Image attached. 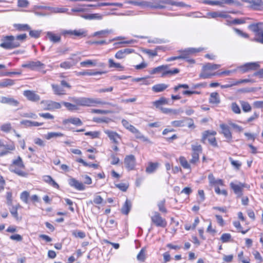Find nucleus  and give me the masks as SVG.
<instances>
[{
  "label": "nucleus",
  "mask_w": 263,
  "mask_h": 263,
  "mask_svg": "<svg viewBox=\"0 0 263 263\" xmlns=\"http://www.w3.org/2000/svg\"><path fill=\"white\" fill-rule=\"evenodd\" d=\"M221 66L219 64L208 63L202 66V70L199 74L200 78L203 79H210L212 77L218 75L217 72H212Z\"/></svg>",
  "instance_id": "nucleus-1"
},
{
  "label": "nucleus",
  "mask_w": 263,
  "mask_h": 263,
  "mask_svg": "<svg viewBox=\"0 0 263 263\" xmlns=\"http://www.w3.org/2000/svg\"><path fill=\"white\" fill-rule=\"evenodd\" d=\"M24 168L25 165L20 156H18L16 159L13 160L9 167V170L11 172H13L21 177H26L27 176V173L22 170Z\"/></svg>",
  "instance_id": "nucleus-2"
},
{
  "label": "nucleus",
  "mask_w": 263,
  "mask_h": 263,
  "mask_svg": "<svg viewBox=\"0 0 263 263\" xmlns=\"http://www.w3.org/2000/svg\"><path fill=\"white\" fill-rule=\"evenodd\" d=\"M2 41L0 47L6 49H13L20 45V42L16 41L15 36L13 35L6 36L2 39Z\"/></svg>",
  "instance_id": "nucleus-3"
},
{
  "label": "nucleus",
  "mask_w": 263,
  "mask_h": 263,
  "mask_svg": "<svg viewBox=\"0 0 263 263\" xmlns=\"http://www.w3.org/2000/svg\"><path fill=\"white\" fill-rule=\"evenodd\" d=\"M203 50V48H187L184 50H180L179 51L180 52L182 59H186L190 63H194L195 60L193 59H189L190 55L194 54L196 53L199 52Z\"/></svg>",
  "instance_id": "nucleus-4"
},
{
  "label": "nucleus",
  "mask_w": 263,
  "mask_h": 263,
  "mask_svg": "<svg viewBox=\"0 0 263 263\" xmlns=\"http://www.w3.org/2000/svg\"><path fill=\"white\" fill-rule=\"evenodd\" d=\"M130 3L135 6H141L143 8H149L151 9H163L165 8V6L164 5H162L159 4H154L152 3L145 1H132L130 2Z\"/></svg>",
  "instance_id": "nucleus-5"
},
{
  "label": "nucleus",
  "mask_w": 263,
  "mask_h": 263,
  "mask_svg": "<svg viewBox=\"0 0 263 263\" xmlns=\"http://www.w3.org/2000/svg\"><path fill=\"white\" fill-rule=\"evenodd\" d=\"M216 134V132L215 131L206 130L202 133V137L201 139V142L205 143L206 139L208 138L209 143L213 146L216 147L217 146V143L216 139L213 136Z\"/></svg>",
  "instance_id": "nucleus-6"
},
{
  "label": "nucleus",
  "mask_w": 263,
  "mask_h": 263,
  "mask_svg": "<svg viewBox=\"0 0 263 263\" xmlns=\"http://www.w3.org/2000/svg\"><path fill=\"white\" fill-rule=\"evenodd\" d=\"M43 110H53L56 109H59L61 107L60 103L51 100H44L41 102Z\"/></svg>",
  "instance_id": "nucleus-7"
},
{
  "label": "nucleus",
  "mask_w": 263,
  "mask_h": 263,
  "mask_svg": "<svg viewBox=\"0 0 263 263\" xmlns=\"http://www.w3.org/2000/svg\"><path fill=\"white\" fill-rule=\"evenodd\" d=\"M259 67L260 65L258 62H250L238 67L237 69L242 73H246L250 70H256Z\"/></svg>",
  "instance_id": "nucleus-8"
},
{
  "label": "nucleus",
  "mask_w": 263,
  "mask_h": 263,
  "mask_svg": "<svg viewBox=\"0 0 263 263\" xmlns=\"http://www.w3.org/2000/svg\"><path fill=\"white\" fill-rule=\"evenodd\" d=\"M249 29L253 31L256 36H258V39H261L263 37V23H258L256 24H251L248 26Z\"/></svg>",
  "instance_id": "nucleus-9"
},
{
  "label": "nucleus",
  "mask_w": 263,
  "mask_h": 263,
  "mask_svg": "<svg viewBox=\"0 0 263 263\" xmlns=\"http://www.w3.org/2000/svg\"><path fill=\"white\" fill-rule=\"evenodd\" d=\"M151 220L157 227L164 228L167 224L166 220L157 212H155L154 215L151 217Z\"/></svg>",
  "instance_id": "nucleus-10"
},
{
  "label": "nucleus",
  "mask_w": 263,
  "mask_h": 263,
  "mask_svg": "<svg viewBox=\"0 0 263 263\" xmlns=\"http://www.w3.org/2000/svg\"><path fill=\"white\" fill-rule=\"evenodd\" d=\"M124 162L128 171L133 170L136 166V158L133 155H127L124 158Z\"/></svg>",
  "instance_id": "nucleus-11"
},
{
  "label": "nucleus",
  "mask_w": 263,
  "mask_h": 263,
  "mask_svg": "<svg viewBox=\"0 0 263 263\" xmlns=\"http://www.w3.org/2000/svg\"><path fill=\"white\" fill-rule=\"evenodd\" d=\"M249 4V7L254 10H261L263 9V2L262 0H243Z\"/></svg>",
  "instance_id": "nucleus-12"
},
{
  "label": "nucleus",
  "mask_w": 263,
  "mask_h": 263,
  "mask_svg": "<svg viewBox=\"0 0 263 263\" xmlns=\"http://www.w3.org/2000/svg\"><path fill=\"white\" fill-rule=\"evenodd\" d=\"M44 64L40 61H28L23 64L22 67L23 68H27L32 70H34L38 68H44Z\"/></svg>",
  "instance_id": "nucleus-13"
},
{
  "label": "nucleus",
  "mask_w": 263,
  "mask_h": 263,
  "mask_svg": "<svg viewBox=\"0 0 263 263\" xmlns=\"http://www.w3.org/2000/svg\"><path fill=\"white\" fill-rule=\"evenodd\" d=\"M69 185L78 191H84L86 187L85 185L81 182L79 181L74 178H70L68 179Z\"/></svg>",
  "instance_id": "nucleus-14"
},
{
  "label": "nucleus",
  "mask_w": 263,
  "mask_h": 263,
  "mask_svg": "<svg viewBox=\"0 0 263 263\" xmlns=\"http://www.w3.org/2000/svg\"><path fill=\"white\" fill-rule=\"evenodd\" d=\"M230 185L235 194H236L238 197L242 196V189L246 187V184L245 183H242L241 182H238V183L231 182Z\"/></svg>",
  "instance_id": "nucleus-15"
},
{
  "label": "nucleus",
  "mask_w": 263,
  "mask_h": 263,
  "mask_svg": "<svg viewBox=\"0 0 263 263\" xmlns=\"http://www.w3.org/2000/svg\"><path fill=\"white\" fill-rule=\"evenodd\" d=\"M38 8L42 10H45L50 11L51 13H65L68 10V9L61 7H51L45 6H40Z\"/></svg>",
  "instance_id": "nucleus-16"
},
{
  "label": "nucleus",
  "mask_w": 263,
  "mask_h": 263,
  "mask_svg": "<svg viewBox=\"0 0 263 263\" xmlns=\"http://www.w3.org/2000/svg\"><path fill=\"white\" fill-rule=\"evenodd\" d=\"M24 96L27 99L32 102H37L40 100V97L34 91L31 90H25L23 92Z\"/></svg>",
  "instance_id": "nucleus-17"
},
{
  "label": "nucleus",
  "mask_w": 263,
  "mask_h": 263,
  "mask_svg": "<svg viewBox=\"0 0 263 263\" xmlns=\"http://www.w3.org/2000/svg\"><path fill=\"white\" fill-rule=\"evenodd\" d=\"M0 102L3 104H7L10 105L17 107L19 104V102L11 97H2L0 98Z\"/></svg>",
  "instance_id": "nucleus-18"
},
{
  "label": "nucleus",
  "mask_w": 263,
  "mask_h": 263,
  "mask_svg": "<svg viewBox=\"0 0 263 263\" xmlns=\"http://www.w3.org/2000/svg\"><path fill=\"white\" fill-rule=\"evenodd\" d=\"M104 132L108 136L110 140H111L112 142L116 144L119 143V140L121 138L117 133L108 129L104 130Z\"/></svg>",
  "instance_id": "nucleus-19"
},
{
  "label": "nucleus",
  "mask_w": 263,
  "mask_h": 263,
  "mask_svg": "<svg viewBox=\"0 0 263 263\" xmlns=\"http://www.w3.org/2000/svg\"><path fill=\"white\" fill-rule=\"evenodd\" d=\"M220 128L221 129V133L224 135V137L228 140H231L232 136L229 126L225 124H221Z\"/></svg>",
  "instance_id": "nucleus-20"
},
{
  "label": "nucleus",
  "mask_w": 263,
  "mask_h": 263,
  "mask_svg": "<svg viewBox=\"0 0 263 263\" xmlns=\"http://www.w3.org/2000/svg\"><path fill=\"white\" fill-rule=\"evenodd\" d=\"M233 0H220V1H212L210 0L208 5L218 6L220 7L224 6V4H231L233 3Z\"/></svg>",
  "instance_id": "nucleus-21"
},
{
  "label": "nucleus",
  "mask_w": 263,
  "mask_h": 263,
  "mask_svg": "<svg viewBox=\"0 0 263 263\" xmlns=\"http://www.w3.org/2000/svg\"><path fill=\"white\" fill-rule=\"evenodd\" d=\"M208 179L209 181V183L210 185H223V182L222 179H215L214 176L212 174H210L208 176Z\"/></svg>",
  "instance_id": "nucleus-22"
},
{
  "label": "nucleus",
  "mask_w": 263,
  "mask_h": 263,
  "mask_svg": "<svg viewBox=\"0 0 263 263\" xmlns=\"http://www.w3.org/2000/svg\"><path fill=\"white\" fill-rule=\"evenodd\" d=\"M209 102L213 104H218L220 102L219 94L214 92L210 94Z\"/></svg>",
  "instance_id": "nucleus-23"
},
{
  "label": "nucleus",
  "mask_w": 263,
  "mask_h": 263,
  "mask_svg": "<svg viewBox=\"0 0 263 263\" xmlns=\"http://www.w3.org/2000/svg\"><path fill=\"white\" fill-rule=\"evenodd\" d=\"M168 87V85L164 83L158 84L154 85L152 89L155 92H160L164 91Z\"/></svg>",
  "instance_id": "nucleus-24"
},
{
  "label": "nucleus",
  "mask_w": 263,
  "mask_h": 263,
  "mask_svg": "<svg viewBox=\"0 0 263 263\" xmlns=\"http://www.w3.org/2000/svg\"><path fill=\"white\" fill-rule=\"evenodd\" d=\"M68 123L77 126H80L83 124L82 121L79 118H70L63 121V123L65 124Z\"/></svg>",
  "instance_id": "nucleus-25"
},
{
  "label": "nucleus",
  "mask_w": 263,
  "mask_h": 263,
  "mask_svg": "<svg viewBox=\"0 0 263 263\" xmlns=\"http://www.w3.org/2000/svg\"><path fill=\"white\" fill-rule=\"evenodd\" d=\"M43 123H40L35 121H31L27 120H24L21 121V124L26 127L40 126L43 125Z\"/></svg>",
  "instance_id": "nucleus-26"
},
{
  "label": "nucleus",
  "mask_w": 263,
  "mask_h": 263,
  "mask_svg": "<svg viewBox=\"0 0 263 263\" xmlns=\"http://www.w3.org/2000/svg\"><path fill=\"white\" fill-rule=\"evenodd\" d=\"M132 208V203L131 202L128 200V199H126L125 201L124 204H123V206L121 208V212L127 215L128 213L129 212L130 209Z\"/></svg>",
  "instance_id": "nucleus-27"
},
{
  "label": "nucleus",
  "mask_w": 263,
  "mask_h": 263,
  "mask_svg": "<svg viewBox=\"0 0 263 263\" xmlns=\"http://www.w3.org/2000/svg\"><path fill=\"white\" fill-rule=\"evenodd\" d=\"M164 3L178 7H185L187 5L183 2H177L173 0H165Z\"/></svg>",
  "instance_id": "nucleus-28"
},
{
  "label": "nucleus",
  "mask_w": 263,
  "mask_h": 263,
  "mask_svg": "<svg viewBox=\"0 0 263 263\" xmlns=\"http://www.w3.org/2000/svg\"><path fill=\"white\" fill-rule=\"evenodd\" d=\"M159 163L157 162H149L148 166L146 168V172L148 174L154 173L158 168Z\"/></svg>",
  "instance_id": "nucleus-29"
},
{
  "label": "nucleus",
  "mask_w": 263,
  "mask_h": 263,
  "mask_svg": "<svg viewBox=\"0 0 263 263\" xmlns=\"http://www.w3.org/2000/svg\"><path fill=\"white\" fill-rule=\"evenodd\" d=\"M168 66L167 65H161L158 66L156 68H154L152 69V70L149 71V73L151 74H154L156 73H162L165 70V69H167Z\"/></svg>",
  "instance_id": "nucleus-30"
},
{
  "label": "nucleus",
  "mask_w": 263,
  "mask_h": 263,
  "mask_svg": "<svg viewBox=\"0 0 263 263\" xmlns=\"http://www.w3.org/2000/svg\"><path fill=\"white\" fill-rule=\"evenodd\" d=\"M239 102L241 105L242 110L245 112H248L251 111L252 107L248 102L243 100H239Z\"/></svg>",
  "instance_id": "nucleus-31"
},
{
  "label": "nucleus",
  "mask_w": 263,
  "mask_h": 263,
  "mask_svg": "<svg viewBox=\"0 0 263 263\" xmlns=\"http://www.w3.org/2000/svg\"><path fill=\"white\" fill-rule=\"evenodd\" d=\"M47 36L48 37L49 40L53 43L59 42L61 40V36L60 35H55L52 32H47Z\"/></svg>",
  "instance_id": "nucleus-32"
},
{
  "label": "nucleus",
  "mask_w": 263,
  "mask_h": 263,
  "mask_svg": "<svg viewBox=\"0 0 263 263\" xmlns=\"http://www.w3.org/2000/svg\"><path fill=\"white\" fill-rule=\"evenodd\" d=\"M54 93L57 95H65V90L61 87L56 84L51 85Z\"/></svg>",
  "instance_id": "nucleus-33"
},
{
  "label": "nucleus",
  "mask_w": 263,
  "mask_h": 263,
  "mask_svg": "<svg viewBox=\"0 0 263 263\" xmlns=\"http://www.w3.org/2000/svg\"><path fill=\"white\" fill-rule=\"evenodd\" d=\"M64 134L60 132H49L45 135V138L47 140H50L53 138H57L59 137H63Z\"/></svg>",
  "instance_id": "nucleus-34"
},
{
  "label": "nucleus",
  "mask_w": 263,
  "mask_h": 263,
  "mask_svg": "<svg viewBox=\"0 0 263 263\" xmlns=\"http://www.w3.org/2000/svg\"><path fill=\"white\" fill-rule=\"evenodd\" d=\"M80 106H91V98L81 97Z\"/></svg>",
  "instance_id": "nucleus-35"
},
{
  "label": "nucleus",
  "mask_w": 263,
  "mask_h": 263,
  "mask_svg": "<svg viewBox=\"0 0 263 263\" xmlns=\"http://www.w3.org/2000/svg\"><path fill=\"white\" fill-rule=\"evenodd\" d=\"M87 31L83 29L73 30V36L80 37H85L87 35Z\"/></svg>",
  "instance_id": "nucleus-36"
},
{
  "label": "nucleus",
  "mask_w": 263,
  "mask_h": 263,
  "mask_svg": "<svg viewBox=\"0 0 263 263\" xmlns=\"http://www.w3.org/2000/svg\"><path fill=\"white\" fill-rule=\"evenodd\" d=\"M134 134L136 138L142 139L143 141L147 142L150 144L153 143V142L151 141H150L147 138L144 136L138 129L137 130V132H136Z\"/></svg>",
  "instance_id": "nucleus-37"
},
{
  "label": "nucleus",
  "mask_w": 263,
  "mask_h": 263,
  "mask_svg": "<svg viewBox=\"0 0 263 263\" xmlns=\"http://www.w3.org/2000/svg\"><path fill=\"white\" fill-rule=\"evenodd\" d=\"M97 60H87L86 61L81 62L80 63V65L82 67H86L87 66H95L97 65Z\"/></svg>",
  "instance_id": "nucleus-38"
},
{
  "label": "nucleus",
  "mask_w": 263,
  "mask_h": 263,
  "mask_svg": "<svg viewBox=\"0 0 263 263\" xmlns=\"http://www.w3.org/2000/svg\"><path fill=\"white\" fill-rule=\"evenodd\" d=\"M179 162L184 168L191 170L190 164L184 157L181 156L179 158Z\"/></svg>",
  "instance_id": "nucleus-39"
},
{
  "label": "nucleus",
  "mask_w": 263,
  "mask_h": 263,
  "mask_svg": "<svg viewBox=\"0 0 263 263\" xmlns=\"http://www.w3.org/2000/svg\"><path fill=\"white\" fill-rule=\"evenodd\" d=\"M72 234L76 238H84L86 236L85 232L82 231L74 230L72 232Z\"/></svg>",
  "instance_id": "nucleus-40"
},
{
  "label": "nucleus",
  "mask_w": 263,
  "mask_h": 263,
  "mask_svg": "<svg viewBox=\"0 0 263 263\" xmlns=\"http://www.w3.org/2000/svg\"><path fill=\"white\" fill-rule=\"evenodd\" d=\"M111 120V119L107 117H95L93 118V121L96 123H108Z\"/></svg>",
  "instance_id": "nucleus-41"
},
{
  "label": "nucleus",
  "mask_w": 263,
  "mask_h": 263,
  "mask_svg": "<svg viewBox=\"0 0 263 263\" xmlns=\"http://www.w3.org/2000/svg\"><path fill=\"white\" fill-rule=\"evenodd\" d=\"M64 105L70 111H74L78 109L77 105L69 102H63Z\"/></svg>",
  "instance_id": "nucleus-42"
},
{
  "label": "nucleus",
  "mask_w": 263,
  "mask_h": 263,
  "mask_svg": "<svg viewBox=\"0 0 263 263\" xmlns=\"http://www.w3.org/2000/svg\"><path fill=\"white\" fill-rule=\"evenodd\" d=\"M179 72V70L177 68H175L173 70H167L166 69L162 72L161 77H164L167 74H175L178 73Z\"/></svg>",
  "instance_id": "nucleus-43"
},
{
  "label": "nucleus",
  "mask_w": 263,
  "mask_h": 263,
  "mask_svg": "<svg viewBox=\"0 0 263 263\" xmlns=\"http://www.w3.org/2000/svg\"><path fill=\"white\" fill-rule=\"evenodd\" d=\"M91 112L93 114H107L110 113H113L115 111L110 110H102L98 109H92Z\"/></svg>",
  "instance_id": "nucleus-44"
},
{
  "label": "nucleus",
  "mask_w": 263,
  "mask_h": 263,
  "mask_svg": "<svg viewBox=\"0 0 263 263\" xmlns=\"http://www.w3.org/2000/svg\"><path fill=\"white\" fill-rule=\"evenodd\" d=\"M29 193L27 191L23 192L20 195L21 199L25 203H28Z\"/></svg>",
  "instance_id": "nucleus-45"
},
{
  "label": "nucleus",
  "mask_w": 263,
  "mask_h": 263,
  "mask_svg": "<svg viewBox=\"0 0 263 263\" xmlns=\"http://www.w3.org/2000/svg\"><path fill=\"white\" fill-rule=\"evenodd\" d=\"M108 63H109V67L110 68L115 67V68H121L122 69H123V67L122 66H121L120 63H115L114 62V61L111 59H109Z\"/></svg>",
  "instance_id": "nucleus-46"
},
{
  "label": "nucleus",
  "mask_w": 263,
  "mask_h": 263,
  "mask_svg": "<svg viewBox=\"0 0 263 263\" xmlns=\"http://www.w3.org/2000/svg\"><path fill=\"white\" fill-rule=\"evenodd\" d=\"M231 109L233 112L236 114L241 113V110L239 105L236 102H233L231 104Z\"/></svg>",
  "instance_id": "nucleus-47"
},
{
  "label": "nucleus",
  "mask_w": 263,
  "mask_h": 263,
  "mask_svg": "<svg viewBox=\"0 0 263 263\" xmlns=\"http://www.w3.org/2000/svg\"><path fill=\"white\" fill-rule=\"evenodd\" d=\"M137 259L143 262L145 259V253L144 249H142L137 256Z\"/></svg>",
  "instance_id": "nucleus-48"
},
{
  "label": "nucleus",
  "mask_w": 263,
  "mask_h": 263,
  "mask_svg": "<svg viewBox=\"0 0 263 263\" xmlns=\"http://www.w3.org/2000/svg\"><path fill=\"white\" fill-rule=\"evenodd\" d=\"M2 85L3 87H6L9 86H12L14 85V80L10 79H5L2 80Z\"/></svg>",
  "instance_id": "nucleus-49"
},
{
  "label": "nucleus",
  "mask_w": 263,
  "mask_h": 263,
  "mask_svg": "<svg viewBox=\"0 0 263 263\" xmlns=\"http://www.w3.org/2000/svg\"><path fill=\"white\" fill-rule=\"evenodd\" d=\"M231 239V235L229 233H223L220 237V240L223 243L228 242L230 241Z\"/></svg>",
  "instance_id": "nucleus-50"
},
{
  "label": "nucleus",
  "mask_w": 263,
  "mask_h": 263,
  "mask_svg": "<svg viewBox=\"0 0 263 263\" xmlns=\"http://www.w3.org/2000/svg\"><path fill=\"white\" fill-rule=\"evenodd\" d=\"M73 65V64L69 61H64L60 64V66L62 68L68 69H70Z\"/></svg>",
  "instance_id": "nucleus-51"
},
{
  "label": "nucleus",
  "mask_w": 263,
  "mask_h": 263,
  "mask_svg": "<svg viewBox=\"0 0 263 263\" xmlns=\"http://www.w3.org/2000/svg\"><path fill=\"white\" fill-rule=\"evenodd\" d=\"M12 128L11 124L10 123L4 124L1 126V130L3 132L8 133Z\"/></svg>",
  "instance_id": "nucleus-52"
},
{
  "label": "nucleus",
  "mask_w": 263,
  "mask_h": 263,
  "mask_svg": "<svg viewBox=\"0 0 263 263\" xmlns=\"http://www.w3.org/2000/svg\"><path fill=\"white\" fill-rule=\"evenodd\" d=\"M229 160L232 165L235 168L239 169L240 167L241 163L239 161L237 160H234L231 157H229Z\"/></svg>",
  "instance_id": "nucleus-53"
},
{
  "label": "nucleus",
  "mask_w": 263,
  "mask_h": 263,
  "mask_svg": "<svg viewBox=\"0 0 263 263\" xmlns=\"http://www.w3.org/2000/svg\"><path fill=\"white\" fill-rule=\"evenodd\" d=\"M165 202V200L164 199L160 201L158 203V206L160 212L166 213L167 212V210L164 206Z\"/></svg>",
  "instance_id": "nucleus-54"
},
{
  "label": "nucleus",
  "mask_w": 263,
  "mask_h": 263,
  "mask_svg": "<svg viewBox=\"0 0 263 263\" xmlns=\"http://www.w3.org/2000/svg\"><path fill=\"white\" fill-rule=\"evenodd\" d=\"M111 32H112V30L106 29V30H101V31H99L95 32L93 34L92 36H96L97 35L103 36L105 34L110 33H111Z\"/></svg>",
  "instance_id": "nucleus-55"
},
{
  "label": "nucleus",
  "mask_w": 263,
  "mask_h": 263,
  "mask_svg": "<svg viewBox=\"0 0 263 263\" xmlns=\"http://www.w3.org/2000/svg\"><path fill=\"white\" fill-rule=\"evenodd\" d=\"M192 153L200 154L202 152V147L199 144L192 145Z\"/></svg>",
  "instance_id": "nucleus-56"
},
{
  "label": "nucleus",
  "mask_w": 263,
  "mask_h": 263,
  "mask_svg": "<svg viewBox=\"0 0 263 263\" xmlns=\"http://www.w3.org/2000/svg\"><path fill=\"white\" fill-rule=\"evenodd\" d=\"M199 154H197L196 153H192V159L190 160V162L192 164H196L197 162L199 161Z\"/></svg>",
  "instance_id": "nucleus-57"
},
{
  "label": "nucleus",
  "mask_w": 263,
  "mask_h": 263,
  "mask_svg": "<svg viewBox=\"0 0 263 263\" xmlns=\"http://www.w3.org/2000/svg\"><path fill=\"white\" fill-rule=\"evenodd\" d=\"M86 136H89L92 139L97 138L99 137L100 132H88L85 133Z\"/></svg>",
  "instance_id": "nucleus-58"
},
{
  "label": "nucleus",
  "mask_w": 263,
  "mask_h": 263,
  "mask_svg": "<svg viewBox=\"0 0 263 263\" xmlns=\"http://www.w3.org/2000/svg\"><path fill=\"white\" fill-rule=\"evenodd\" d=\"M116 186L117 187H118L123 192H125L128 187V184L127 183H120L119 184H116Z\"/></svg>",
  "instance_id": "nucleus-59"
},
{
  "label": "nucleus",
  "mask_w": 263,
  "mask_h": 263,
  "mask_svg": "<svg viewBox=\"0 0 263 263\" xmlns=\"http://www.w3.org/2000/svg\"><path fill=\"white\" fill-rule=\"evenodd\" d=\"M258 117L259 113L256 111H255L254 112L253 114L247 119V123H250L258 119Z\"/></svg>",
  "instance_id": "nucleus-60"
},
{
  "label": "nucleus",
  "mask_w": 263,
  "mask_h": 263,
  "mask_svg": "<svg viewBox=\"0 0 263 263\" xmlns=\"http://www.w3.org/2000/svg\"><path fill=\"white\" fill-rule=\"evenodd\" d=\"M41 31L40 30H30L29 35L34 38L37 39L40 36Z\"/></svg>",
  "instance_id": "nucleus-61"
},
{
  "label": "nucleus",
  "mask_w": 263,
  "mask_h": 263,
  "mask_svg": "<svg viewBox=\"0 0 263 263\" xmlns=\"http://www.w3.org/2000/svg\"><path fill=\"white\" fill-rule=\"evenodd\" d=\"M104 105H107L110 106L114 107L116 110V111L117 112H119L120 111H121L122 110V108L121 107H119L117 104H113L111 102H104Z\"/></svg>",
  "instance_id": "nucleus-62"
},
{
  "label": "nucleus",
  "mask_w": 263,
  "mask_h": 263,
  "mask_svg": "<svg viewBox=\"0 0 263 263\" xmlns=\"http://www.w3.org/2000/svg\"><path fill=\"white\" fill-rule=\"evenodd\" d=\"M103 201V198L99 195H95L93 198V203L96 204H101Z\"/></svg>",
  "instance_id": "nucleus-63"
},
{
  "label": "nucleus",
  "mask_w": 263,
  "mask_h": 263,
  "mask_svg": "<svg viewBox=\"0 0 263 263\" xmlns=\"http://www.w3.org/2000/svg\"><path fill=\"white\" fill-rule=\"evenodd\" d=\"M39 116L46 119H53L54 116L49 112L40 113Z\"/></svg>",
  "instance_id": "nucleus-64"
}]
</instances>
